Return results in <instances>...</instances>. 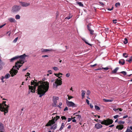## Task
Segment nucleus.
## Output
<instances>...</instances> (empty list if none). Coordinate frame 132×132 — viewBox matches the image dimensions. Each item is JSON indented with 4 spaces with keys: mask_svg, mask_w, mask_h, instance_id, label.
Wrapping results in <instances>:
<instances>
[{
    "mask_svg": "<svg viewBox=\"0 0 132 132\" xmlns=\"http://www.w3.org/2000/svg\"><path fill=\"white\" fill-rule=\"evenodd\" d=\"M36 81L37 80H35V81L33 80L31 81V85H34V86H29V90L28 91V93L29 94L31 92L34 93L36 87L38 86V94L39 95V97H41L48 91L49 87V84L47 81H40L38 82Z\"/></svg>",
    "mask_w": 132,
    "mask_h": 132,
    "instance_id": "obj_1",
    "label": "nucleus"
},
{
    "mask_svg": "<svg viewBox=\"0 0 132 132\" xmlns=\"http://www.w3.org/2000/svg\"><path fill=\"white\" fill-rule=\"evenodd\" d=\"M27 56L25 54L19 56V58H20L19 60L16 62L15 66L13 67L10 71V73L12 76L13 77L14 75L16 74L18 72V70L19 69V68L22 66V64L24 63L25 58Z\"/></svg>",
    "mask_w": 132,
    "mask_h": 132,
    "instance_id": "obj_2",
    "label": "nucleus"
},
{
    "mask_svg": "<svg viewBox=\"0 0 132 132\" xmlns=\"http://www.w3.org/2000/svg\"><path fill=\"white\" fill-rule=\"evenodd\" d=\"M9 107V106L6 104H0V110L4 112L5 115V113L8 112V108Z\"/></svg>",
    "mask_w": 132,
    "mask_h": 132,
    "instance_id": "obj_3",
    "label": "nucleus"
},
{
    "mask_svg": "<svg viewBox=\"0 0 132 132\" xmlns=\"http://www.w3.org/2000/svg\"><path fill=\"white\" fill-rule=\"evenodd\" d=\"M62 76L58 77V79H57L53 84V87L54 88H57L58 85H61L62 84L61 79L60 78V77Z\"/></svg>",
    "mask_w": 132,
    "mask_h": 132,
    "instance_id": "obj_4",
    "label": "nucleus"
},
{
    "mask_svg": "<svg viewBox=\"0 0 132 132\" xmlns=\"http://www.w3.org/2000/svg\"><path fill=\"white\" fill-rule=\"evenodd\" d=\"M59 118V116H56V117H54L52 120H50L48 122L49 123V126H51V125L55 123L56 121Z\"/></svg>",
    "mask_w": 132,
    "mask_h": 132,
    "instance_id": "obj_5",
    "label": "nucleus"
},
{
    "mask_svg": "<svg viewBox=\"0 0 132 132\" xmlns=\"http://www.w3.org/2000/svg\"><path fill=\"white\" fill-rule=\"evenodd\" d=\"M59 99V98L58 97L56 96H53V106L54 107H56L57 106V101Z\"/></svg>",
    "mask_w": 132,
    "mask_h": 132,
    "instance_id": "obj_6",
    "label": "nucleus"
},
{
    "mask_svg": "<svg viewBox=\"0 0 132 132\" xmlns=\"http://www.w3.org/2000/svg\"><path fill=\"white\" fill-rule=\"evenodd\" d=\"M67 105L69 107H75L76 106L75 104L72 102L68 101V100L66 101Z\"/></svg>",
    "mask_w": 132,
    "mask_h": 132,
    "instance_id": "obj_7",
    "label": "nucleus"
},
{
    "mask_svg": "<svg viewBox=\"0 0 132 132\" xmlns=\"http://www.w3.org/2000/svg\"><path fill=\"white\" fill-rule=\"evenodd\" d=\"M54 51V50L51 49H44L43 48H42L41 49V51L42 53H45L48 52H52Z\"/></svg>",
    "mask_w": 132,
    "mask_h": 132,
    "instance_id": "obj_8",
    "label": "nucleus"
},
{
    "mask_svg": "<svg viewBox=\"0 0 132 132\" xmlns=\"http://www.w3.org/2000/svg\"><path fill=\"white\" fill-rule=\"evenodd\" d=\"M92 26V25L90 24L87 26L88 29L90 32V34L91 35H93V34L94 30L91 29Z\"/></svg>",
    "mask_w": 132,
    "mask_h": 132,
    "instance_id": "obj_9",
    "label": "nucleus"
},
{
    "mask_svg": "<svg viewBox=\"0 0 132 132\" xmlns=\"http://www.w3.org/2000/svg\"><path fill=\"white\" fill-rule=\"evenodd\" d=\"M19 3H20L21 5L23 7L28 6L30 5V4L29 3L27 2H20Z\"/></svg>",
    "mask_w": 132,
    "mask_h": 132,
    "instance_id": "obj_10",
    "label": "nucleus"
},
{
    "mask_svg": "<svg viewBox=\"0 0 132 132\" xmlns=\"http://www.w3.org/2000/svg\"><path fill=\"white\" fill-rule=\"evenodd\" d=\"M102 126L99 123H97L95 125V127L97 129H99L102 127Z\"/></svg>",
    "mask_w": 132,
    "mask_h": 132,
    "instance_id": "obj_11",
    "label": "nucleus"
},
{
    "mask_svg": "<svg viewBox=\"0 0 132 132\" xmlns=\"http://www.w3.org/2000/svg\"><path fill=\"white\" fill-rule=\"evenodd\" d=\"M8 20L11 23L15 22L16 21L15 19L12 18H9L8 19Z\"/></svg>",
    "mask_w": 132,
    "mask_h": 132,
    "instance_id": "obj_12",
    "label": "nucleus"
},
{
    "mask_svg": "<svg viewBox=\"0 0 132 132\" xmlns=\"http://www.w3.org/2000/svg\"><path fill=\"white\" fill-rule=\"evenodd\" d=\"M119 64L122 65H123L125 63V60L123 59H121L119 61Z\"/></svg>",
    "mask_w": 132,
    "mask_h": 132,
    "instance_id": "obj_13",
    "label": "nucleus"
},
{
    "mask_svg": "<svg viewBox=\"0 0 132 132\" xmlns=\"http://www.w3.org/2000/svg\"><path fill=\"white\" fill-rule=\"evenodd\" d=\"M19 56H15L10 60V61L11 62H13L15 60L18 59L19 58Z\"/></svg>",
    "mask_w": 132,
    "mask_h": 132,
    "instance_id": "obj_14",
    "label": "nucleus"
},
{
    "mask_svg": "<svg viewBox=\"0 0 132 132\" xmlns=\"http://www.w3.org/2000/svg\"><path fill=\"white\" fill-rule=\"evenodd\" d=\"M4 131L5 130L4 129L3 125L1 123L0 125V131Z\"/></svg>",
    "mask_w": 132,
    "mask_h": 132,
    "instance_id": "obj_15",
    "label": "nucleus"
},
{
    "mask_svg": "<svg viewBox=\"0 0 132 132\" xmlns=\"http://www.w3.org/2000/svg\"><path fill=\"white\" fill-rule=\"evenodd\" d=\"M106 121H107L106 123L108 124V125H109L111 124L113 122V120H112L109 119L106 120Z\"/></svg>",
    "mask_w": 132,
    "mask_h": 132,
    "instance_id": "obj_16",
    "label": "nucleus"
},
{
    "mask_svg": "<svg viewBox=\"0 0 132 132\" xmlns=\"http://www.w3.org/2000/svg\"><path fill=\"white\" fill-rule=\"evenodd\" d=\"M123 128V126L122 125L117 126L116 127V128L118 129L119 130H121Z\"/></svg>",
    "mask_w": 132,
    "mask_h": 132,
    "instance_id": "obj_17",
    "label": "nucleus"
},
{
    "mask_svg": "<svg viewBox=\"0 0 132 132\" xmlns=\"http://www.w3.org/2000/svg\"><path fill=\"white\" fill-rule=\"evenodd\" d=\"M57 126V124H55L53 126H51V127L50 128V129H53L54 130H55L56 129Z\"/></svg>",
    "mask_w": 132,
    "mask_h": 132,
    "instance_id": "obj_18",
    "label": "nucleus"
},
{
    "mask_svg": "<svg viewBox=\"0 0 132 132\" xmlns=\"http://www.w3.org/2000/svg\"><path fill=\"white\" fill-rule=\"evenodd\" d=\"M106 122H107V121H106V120H104L103 121H101V122H100V123H101L102 124H103L106 125H108V124H107Z\"/></svg>",
    "mask_w": 132,
    "mask_h": 132,
    "instance_id": "obj_19",
    "label": "nucleus"
},
{
    "mask_svg": "<svg viewBox=\"0 0 132 132\" xmlns=\"http://www.w3.org/2000/svg\"><path fill=\"white\" fill-rule=\"evenodd\" d=\"M20 9H12V11L14 12H16L19 11Z\"/></svg>",
    "mask_w": 132,
    "mask_h": 132,
    "instance_id": "obj_20",
    "label": "nucleus"
},
{
    "mask_svg": "<svg viewBox=\"0 0 132 132\" xmlns=\"http://www.w3.org/2000/svg\"><path fill=\"white\" fill-rule=\"evenodd\" d=\"M103 101L105 102H112L113 101V100H108L106 99H103Z\"/></svg>",
    "mask_w": 132,
    "mask_h": 132,
    "instance_id": "obj_21",
    "label": "nucleus"
},
{
    "mask_svg": "<svg viewBox=\"0 0 132 132\" xmlns=\"http://www.w3.org/2000/svg\"><path fill=\"white\" fill-rule=\"evenodd\" d=\"M118 69L119 68L118 67H117L114 69L112 71V73H116Z\"/></svg>",
    "mask_w": 132,
    "mask_h": 132,
    "instance_id": "obj_22",
    "label": "nucleus"
},
{
    "mask_svg": "<svg viewBox=\"0 0 132 132\" xmlns=\"http://www.w3.org/2000/svg\"><path fill=\"white\" fill-rule=\"evenodd\" d=\"M64 123H62L61 125V126L59 129V130L61 131V130L63 129V127H64Z\"/></svg>",
    "mask_w": 132,
    "mask_h": 132,
    "instance_id": "obj_23",
    "label": "nucleus"
},
{
    "mask_svg": "<svg viewBox=\"0 0 132 132\" xmlns=\"http://www.w3.org/2000/svg\"><path fill=\"white\" fill-rule=\"evenodd\" d=\"M77 4L79 6L81 7L83 6V5L81 2H77Z\"/></svg>",
    "mask_w": 132,
    "mask_h": 132,
    "instance_id": "obj_24",
    "label": "nucleus"
},
{
    "mask_svg": "<svg viewBox=\"0 0 132 132\" xmlns=\"http://www.w3.org/2000/svg\"><path fill=\"white\" fill-rule=\"evenodd\" d=\"M82 39L85 42L86 44H88V45H91V44L87 42L86 40V39L84 38H82Z\"/></svg>",
    "mask_w": 132,
    "mask_h": 132,
    "instance_id": "obj_25",
    "label": "nucleus"
},
{
    "mask_svg": "<svg viewBox=\"0 0 132 132\" xmlns=\"http://www.w3.org/2000/svg\"><path fill=\"white\" fill-rule=\"evenodd\" d=\"M81 92H82L81 95H82V98H84V95L85 94V91L84 90H82L81 91Z\"/></svg>",
    "mask_w": 132,
    "mask_h": 132,
    "instance_id": "obj_26",
    "label": "nucleus"
},
{
    "mask_svg": "<svg viewBox=\"0 0 132 132\" xmlns=\"http://www.w3.org/2000/svg\"><path fill=\"white\" fill-rule=\"evenodd\" d=\"M123 43H124V44H127L128 43V42L127 39V38H125L124 39V40L123 41Z\"/></svg>",
    "mask_w": 132,
    "mask_h": 132,
    "instance_id": "obj_27",
    "label": "nucleus"
},
{
    "mask_svg": "<svg viewBox=\"0 0 132 132\" xmlns=\"http://www.w3.org/2000/svg\"><path fill=\"white\" fill-rule=\"evenodd\" d=\"M10 75L9 74H7L4 77L6 79H8L10 77Z\"/></svg>",
    "mask_w": 132,
    "mask_h": 132,
    "instance_id": "obj_28",
    "label": "nucleus"
},
{
    "mask_svg": "<svg viewBox=\"0 0 132 132\" xmlns=\"http://www.w3.org/2000/svg\"><path fill=\"white\" fill-rule=\"evenodd\" d=\"M120 5V3H117L115 4V6L116 7H119V6Z\"/></svg>",
    "mask_w": 132,
    "mask_h": 132,
    "instance_id": "obj_29",
    "label": "nucleus"
},
{
    "mask_svg": "<svg viewBox=\"0 0 132 132\" xmlns=\"http://www.w3.org/2000/svg\"><path fill=\"white\" fill-rule=\"evenodd\" d=\"M125 123V122L123 121H119L118 122V123L119 124H123Z\"/></svg>",
    "mask_w": 132,
    "mask_h": 132,
    "instance_id": "obj_30",
    "label": "nucleus"
},
{
    "mask_svg": "<svg viewBox=\"0 0 132 132\" xmlns=\"http://www.w3.org/2000/svg\"><path fill=\"white\" fill-rule=\"evenodd\" d=\"M95 109L97 110H100V107L97 105H95Z\"/></svg>",
    "mask_w": 132,
    "mask_h": 132,
    "instance_id": "obj_31",
    "label": "nucleus"
},
{
    "mask_svg": "<svg viewBox=\"0 0 132 132\" xmlns=\"http://www.w3.org/2000/svg\"><path fill=\"white\" fill-rule=\"evenodd\" d=\"M72 15H70L69 16L66 17L65 19H69L72 17Z\"/></svg>",
    "mask_w": 132,
    "mask_h": 132,
    "instance_id": "obj_32",
    "label": "nucleus"
},
{
    "mask_svg": "<svg viewBox=\"0 0 132 132\" xmlns=\"http://www.w3.org/2000/svg\"><path fill=\"white\" fill-rule=\"evenodd\" d=\"M123 56L126 58H127L128 57V55L126 53H123Z\"/></svg>",
    "mask_w": 132,
    "mask_h": 132,
    "instance_id": "obj_33",
    "label": "nucleus"
},
{
    "mask_svg": "<svg viewBox=\"0 0 132 132\" xmlns=\"http://www.w3.org/2000/svg\"><path fill=\"white\" fill-rule=\"evenodd\" d=\"M15 18L16 19H19L20 18V16L19 15H17L15 16Z\"/></svg>",
    "mask_w": 132,
    "mask_h": 132,
    "instance_id": "obj_34",
    "label": "nucleus"
},
{
    "mask_svg": "<svg viewBox=\"0 0 132 132\" xmlns=\"http://www.w3.org/2000/svg\"><path fill=\"white\" fill-rule=\"evenodd\" d=\"M20 7L19 5H15L13 6V7L12 8H19Z\"/></svg>",
    "mask_w": 132,
    "mask_h": 132,
    "instance_id": "obj_35",
    "label": "nucleus"
},
{
    "mask_svg": "<svg viewBox=\"0 0 132 132\" xmlns=\"http://www.w3.org/2000/svg\"><path fill=\"white\" fill-rule=\"evenodd\" d=\"M18 37H17L13 41V42L14 43H16L18 40Z\"/></svg>",
    "mask_w": 132,
    "mask_h": 132,
    "instance_id": "obj_36",
    "label": "nucleus"
},
{
    "mask_svg": "<svg viewBox=\"0 0 132 132\" xmlns=\"http://www.w3.org/2000/svg\"><path fill=\"white\" fill-rule=\"evenodd\" d=\"M120 73H122L125 76L126 75H127L126 72L125 71H121L120 72Z\"/></svg>",
    "mask_w": 132,
    "mask_h": 132,
    "instance_id": "obj_37",
    "label": "nucleus"
},
{
    "mask_svg": "<svg viewBox=\"0 0 132 132\" xmlns=\"http://www.w3.org/2000/svg\"><path fill=\"white\" fill-rule=\"evenodd\" d=\"M90 93V92L89 90H88L86 92V94L87 95L89 96Z\"/></svg>",
    "mask_w": 132,
    "mask_h": 132,
    "instance_id": "obj_38",
    "label": "nucleus"
},
{
    "mask_svg": "<svg viewBox=\"0 0 132 132\" xmlns=\"http://www.w3.org/2000/svg\"><path fill=\"white\" fill-rule=\"evenodd\" d=\"M53 69L55 71H56L59 70L58 68L56 67H53Z\"/></svg>",
    "mask_w": 132,
    "mask_h": 132,
    "instance_id": "obj_39",
    "label": "nucleus"
},
{
    "mask_svg": "<svg viewBox=\"0 0 132 132\" xmlns=\"http://www.w3.org/2000/svg\"><path fill=\"white\" fill-rule=\"evenodd\" d=\"M128 61L130 63L132 61V56H131L130 59Z\"/></svg>",
    "mask_w": 132,
    "mask_h": 132,
    "instance_id": "obj_40",
    "label": "nucleus"
},
{
    "mask_svg": "<svg viewBox=\"0 0 132 132\" xmlns=\"http://www.w3.org/2000/svg\"><path fill=\"white\" fill-rule=\"evenodd\" d=\"M67 96L68 97V99L69 100L73 98V97L72 96H69V95H68Z\"/></svg>",
    "mask_w": 132,
    "mask_h": 132,
    "instance_id": "obj_41",
    "label": "nucleus"
},
{
    "mask_svg": "<svg viewBox=\"0 0 132 132\" xmlns=\"http://www.w3.org/2000/svg\"><path fill=\"white\" fill-rule=\"evenodd\" d=\"M76 116L77 117V118H78L79 120L81 118V116L80 115H77Z\"/></svg>",
    "mask_w": 132,
    "mask_h": 132,
    "instance_id": "obj_42",
    "label": "nucleus"
},
{
    "mask_svg": "<svg viewBox=\"0 0 132 132\" xmlns=\"http://www.w3.org/2000/svg\"><path fill=\"white\" fill-rule=\"evenodd\" d=\"M98 3L102 6H104V5L103 3L102 2L100 1L98 2Z\"/></svg>",
    "mask_w": 132,
    "mask_h": 132,
    "instance_id": "obj_43",
    "label": "nucleus"
},
{
    "mask_svg": "<svg viewBox=\"0 0 132 132\" xmlns=\"http://www.w3.org/2000/svg\"><path fill=\"white\" fill-rule=\"evenodd\" d=\"M4 78L5 77H4L3 76H2L1 78V79L2 80V81L3 82H4V81L3 80Z\"/></svg>",
    "mask_w": 132,
    "mask_h": 132,
    "instance_id": "obj_44",
    "label": "nucleus"
},
{
    "mask_svg": "<svg viewBox=\"0 0 132 132\" xmlns=\"http://www.w3.org/2000/svg\"><path fill=\"white\" fill-rule=\"evenodd\" d=\"M95 121H96L97 122L100 123V122H101V120H98V119H95L94 120Z\"/></svg>",
    "mask_w": 132,
    "mask_h": 132,
    "instance_id": "obj_45",
    "label": "nucleus"
},
{
    "mask_svg": "<svg viewBox=\"0 0 132 132\" xmlns=\"http://www.w3.org/2000/svg\"><path fill=\"white\" fill-rule=\"evenodd\" d=\"M113 110L116 111L118 112V109H117L115 108H113Z\"/></svg>",
    "mask_w": 132,
    "mask_h": 132,
    "instance_id": "obj_46",
    "label": "nucleus"
},
{
    "mask_svg": "<svg viewBox=\"0 0 132 132\" xmlns=\"http://www.w3.org/2000/svg\"><path fill=\"white\" fill-rule=\"evenodd\" d=\"M61 118L62 119V120H66V118L64 116H62L61 117Z\"/></svg>",
    "mask_w": 132,
    "mask_h": 132,
    "instance_id": "obj_47",
    "label": "nucleus"
},
{
    "mask_svg": "<svg viewBox=\"0 0 132 132\" xmlns=\"http://www.w3.org/2000/svg\"><path fill=\"white\" fill-rule=\"evenodd\" d=\"M102 69H104L105 70H107L109 69V68L108 67H106V68H102Z\"/></svg>",
    "mask_w": 132,
    "mask_h": 132,
    "instance_id": "obj_48",
    "label": "nucleus"
},
{
    "mask_svg": "<svg viewBox=\"0 0 132 132\" xmlns=\"http://www.w3.org/2000/svg\"><path fill=\"white\" fill-rule=\"evenodd\" d=\"M62 105V103L61 102H60L59 103V105H58L57 106L58 107H59L60 108V106H61Z\"/></svg>",
    "mask_w": 132,
    "mask_h": 132,
    "instance_id": "obj_49",
    "label": "nucleus"
},
{
    "mask_svg": "<svg viewBox=\"0 0 132 132\" xmlns=\"http://www.w3.org/2000/svg\"><path fill=\"white\" fill-rule=\"evenodd\" d=\"M70 76V74L69 73H67L66 75V76L67 77H69Z\"/></svg>",
    "mask_w": 132,
    "mask_h": 132,
    "instance_id": "obj_50",
    "label": "nucleus"
},
{
    "mask_svg": "<svg viewBox=\"0 0 132 132\" xmlns=\"http://www.w3.org/2000/svg\"><path fill=\"white\" fill-rule=\"evenodd\" d=\"M6 24V23H5L2 25L1 26H0V29L2 28Z\"/></svg>",
    "mask_w": 132,
    "mask_h": 132,
    "instance_id": "obj_51",
    "label": "nucleus"
},
{
    "mask_svg": "<svg viewBox=\"0 0 132 132\" xmlns=\"http://www.w3.org/2000/svg\"><path fill=\"white\" fill-rule=\"evenodd\" d=\"M48 72L50 74H51L52 73V71L51 70H49L48 71Z\"/></svg>",
    "mask_w": 132,
    "mask_h": 132,
    "instance_id": "obj_52",
    "label": "nucleus"
},
{
    "mask_svg": "<svg viewBox=\"0 0 132 132\" xmlns=\"http://www.w3.org/2000/svg\"><path fill=\"white\" fill-rule=\"evenodd\" d=\"M118 117H119V116L118 115H116L114 116V119H116Z\"/></svg>",
    "mask_w": 132,
    "mask_h": 132,
    "instance_id": "obj_53",
    "label": "nucleus"
},
{
    "mask_svg": "<svg viewBox=\"0 0 132 132\" xmlns=\"http://www.w3.org/2000/svg\"><path fill=\"white\" fill-rule=\"evenodd\" d=\"M96 65H97V64H95L93 65H91L90 66L91 67H95V66H96Z\"/></svg>",
    "mask_w": 132,
    "mask_h": 132,
    "instance_id": "obj_54",
    "label": "nucleus"
},
{
    "mask_svg": "<svg viewBox=\"0 0 132 132\" xmlns=\"http://www.w3.org/2000/svg\"><path fill=\"white\" fill-rule=\"evenodd\" d=\"M113 23H114L116 24L117 23V20H113Z\"/></svg>",
    "mask_w": 132,
    "mask_h": 132,
    "instance_id": "obj_55",
    "label": "nucleus"
},
{
    "mask_svg": "<svg viewBox=\"0 0 132 132\" xmlns=\"http://www.w3.org/2000/svg\"><path fill=\"white\" fill-rule=\"evenodd\" d=\"M101 10H102V12H104L106 11L105 9H101Z\"/></svg>",
    "mask_w": 132,
    "mask_h": 132,
    "instance_id": "obj_56",
    "label": "nucleus"
},
{
    "mask_svg": "<svg viewBox=\"0 0 132 132\" xmlns=\"http://www.w3.org/2000/svg\"><path fill=\"white\" fill-rule=\"evenodd\" d=\"M127 131H128V132H132V131H131L130 129H127Z\"/></svg>",
    "mask_w": 132,
    "mask_h": 132,
    "instance_id": "obj_57",
    "label": "nucleus"
},
{
    "mask_svg": "<svg viewBox=\"0 0 132 132\" xmlns=\"http://www.w3.org/2000/svg\"><path fill=\"white\" fill-rule=\"evenodd\" d=\"M86 102L87 103V104L89 105V101L88 100L86 99Z\"/></svg>",
    "mask_w": 132,
    "mask_h": 132,
    "instance_id": "obj_58",
    "label": "nucleus"
},
{
    "mask_svg": "<svg viewBox=\"0 0 132 132\" xmlns=\"http://www.w3.org/2000/svg\"><path fill=\"white\" fill-rule=\"evenodd\" d=\"M72 120L71 118H69L68 119V121L69 122L70 121Z\"/></svg>",
    "mask_w": 132,
    "mask_h": 132,
    "instance_id": "obj_59",
    "label": "nucleus"
},
{
    "mask_svg": "<svg viewBox=\"0 0 132 132\" xmlns=\"http://www.w3.org/2000/svg\"><path fill=\"white\" fill-rule=\"evenodd\" d=\"M48 57V56L47 55H43L42 56V57Z\"/></svg>",
    "mask_w": 132,
    "mask_h": 132,
    "instance_id": "obj_60",
    "label": "nucleus"
},
{
    "mask_svg": "<svg viewBox=\"0 0 132 132\" xmlns=\"http://www.w3.org/2000/svg\"><path fill=\"white\" fill-rule=\"evenodd\" d=\"M30 75V73L28 72L27 73L26 75H25L26 77H27V76H29Z\"/></svg>",
    "mask_w": 132,
    "mask_h": 132,
    "instance_id": "obj_61",
    "label": "nucleus"
},
{
    "mask_svg": "<svg viewBox=\"0 0 132 132\" xmlns=\"http://www.w3.org/2000/svg\"><path fill=\"white\" fill-rule=\"evenodd\" d=\"M128 117V116L127 115H126L125 116H123V119H125Z\"/></svg>",
    "mask_w": 132,
    "mask_h": 132,
    "instance_id": "obj_62",
    "label": "nucleus"
},
{
    "mask_svg": "<svg viewBox=\"0 0 132 132\" xmlns=\"http://www.w3.org/2000/svg\"><path fill=\"white\" fill-rule=\"evenodd\" d=\"M68 110V108L67 107H66L64 109V111H65L66 110Z\"/></svg>",
    "mask_w": 132,
    "mask_h": 132,
    "instance_id": "obj_63",
    "label": "nucleus"
},
{
    "mask_svg": "<svg viewBox=\"0 0 132 132\" xmlns=\"http://www.w3.org/2000/svg\"><path fill=\"white\" fill-rule=\"evenodd\" d=\"M54 75L57 77H58V76H59V74H57V73H54Z\"/></svg>",
    "mask_w": 132,
    "mask_h": 132,
    "instance_id": "obj_64",
    "label": "nucleus"
}]
</instances>
